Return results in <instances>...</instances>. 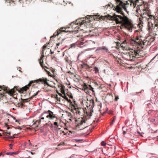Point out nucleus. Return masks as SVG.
<instances>
[{"label":"nucleus","instance_id":"f257e3e1","mask_svg":"<svg viewBox=\"0 0 158 158\" xmlns=\"http://www.w3.org/2000/svg\"><path fill=\"white\" fill-rule=\"evenodd\" d=\"M123 16L114 14L111 17V18L115 21L116 24H121L129 31L131 30L133 27L132 24L129 22L128 18L124 15V14L120 13Z\"/></svg>","mask_w":158,"mask_h":158},{"label":"nucleus","instance_id":"f03ea898","mask_svg":"<svg viewBox=\"0 0 158 158\" xmlns=\"http://www.w3.org/2000/svg\"><path fill=\"white\" fill-rule=\"evenodd\" d=\"M130 42L132 46L140 48L139 52L143 48V46L150 45L151 44L150 42L147 38L144 40L143 37L141 36H137L134 39H131Z\"/></svg>","mask_w":158,"mask_h":158},{"label":"nucleus","instance_id":"7ed1b4c3","mask_svg":"<svg viewBox=\"0 0 158 158\" xmlns=\"http://www.w3.org/2000/svg\"><path fill=\"white\" fill-rule=\"evenodd\" d=\"M139 50L140 48L133 46L129 52L124 54L123 58L127 60L134 61L135 58H139L140 56Z\"/></svg>","mask_w":158,"mask_h":158},{"label":"nucleus","instance_id":"20e7f679","mask_svg":"<svg viewBox=\"0 0 158 158\" xmlns=\"http://www.w3.org/2000/svg\"><path fill=\"white\" fill-rule=\"evenodd\" d=\"M32 82H33L31 81H30L28 85L19 89H18L16 87H15L13 89L10 90L7 87H3L2 88L1 86H0V89H2V90L5 93H8L10 95H12L15 94L16 90H18L20 93H24L26 92L27 90L29 89V87L32 85Z\"/></svg>","mask_w":158,"mask_h":158},{"label":"nucleus","instance_id":"39448f33","mask_svg":"<svg viewBox=\"0 0 158 158\" xmlns=\"http://www.w3.org/2000/svg\"><path fill=\"white\" fill-rule=\"evenodd\" d=\"M73 104H71L72 110H74L77 114L81 116H87L89 117L90 116L92 115V113L93 111L92 110H87L86 108L77 107V105L75 103V102H74Z\"/></svg>","mask_w":158,"mask_h":158},{"label":"nucleus","instance_id":"423d86ee","mask_svg":"<svg viewBox=\"0 0 158 158\" xmlns=\"http://www.w3.org/2000/svg\"><path fill=\"white\" fill-rule=\"evenodd\" d=\"M70 27L68 28L65 27H61L60 29L57 30V32L54 34V35H55V36H56L58 35L59 34L62 32L67 33L68 32H70L71 31L78 32L80 29V27L78 26L76 27V28L74 29L73 30H68V29Z\"/></svg>","mask_w":158,"mask_h":158},{"label":"nucleus","instance_id":"0eeeda50","mask_svg":"<svg viewBox=\"0 0 158 158\" xmlns=\"http://www.w3.org/2000/svg\"><path fill=\"white\" fill-rule=\"evenodd\" d=\"M76 128L79 130H82L85 128L87 126L85 125V120L83 118H78L77 120H76Z\"/></svg>","mask_w":158,"mask_h":158},{"label":"nucleus","instance_id":"6e6552de","mask_svg":"<svg viewBox=\"0 0 158 158\" xmlns=\"http://www.w3.org/2000/svg\"><path fill=\"white\" fill-rule=\"evenodd\" d=\"M48 81V80L47 78L43 77L42 78H40L37 80L31 81L33 82L32 86L35 85L34 84V83L40 84V82L42 84H46L48 86H50V85L48 84L47 81Z\"/></svg>","mask_w":158,"mask_h":158},{"label":"nucleus","instance_id":"1a4fd4ad","mask_svg":"<svg viewBox=\"0 0 158 158\" xmlns=\"http://www.w3.org/2000/svg\"><path fill=\"white\" fill-rule=\"evenodd\" d=\"M158 17H156L155 20H153V22L154 23V24H152V23H150L148 22V29L149 31H152L153 29L155 28V27H157V28H158V19H157Z\"/></svg>","mask_w":158,"mask_h":158},{"label":"nucleus","instance_id":"9d476101","mask_svg":"<svg viewBox=\"0 0 158 158\" xmlns=\"http://www.w3.org/2000/svg\"><path fill=\"white\" fill-rule=\"evenodd\" d=\"M118 4L116 7V10L118 13H120L122 11V8H125V4L120 0H116Z\"/></svg>","mask_w":158,"mask_h":158},{"label":"nucleus","instance_id":"9b49d317","mask_svg":"<svg viewBox=\"0 0 158 158\" xmlns=\"http://www.w3.org/2000/svg\"><path fill=\"white\" fill-rule=\"evenodd\" d=\"M94 89L90 85H88L84 83L83 85L82 89L87 94H89L90 91H92L94 92Z\"/></svg>","mask_w":158,"mask_h":158},{"label":"nucleus","instance_id":"f8f14e48","mask_svg":"<svg viewBox=\"0 0 158 158\" xmlns=\"http://www.w3.org/2000/svg\"><path fill=\"white\" fill-rule=\"evenodd\" d=\"M44 114H46V117L51 120H52L55 118L56 119V118H58L57 116L54 114L53 112L50 110H48L47 112L43 113L42 114V115Z\"/></svg>","mask_w":158,"mask_h":158},{"label":"nucleus","instance_id":"ddd939ff","mask_svg":"<svg viewBox=\"0 0 158 158\" xmlns=\"http://www.w3.org/2000/svg\"><path fill=\"white\" fill-rule=\"evenodd\" d=\"M148 16V17H145V16H143V15H144V14H143V15H140V16L141 18H140L139 19V20L140 22V23H143V20L144 19H145L146 20H147L148 22H149L150 20L151 19L152 20H154L155 19L156 17H155L152 15H147Z\"/></svg>","mask_w":158,"mask_h":158},{"label":"nucleus","instance_id":"4468645a","mask_svg":"<svg viewBox=\"0 0 158 158\" xmlns=\"http://www.w3.org/2000/svg\"><path fill=\"white\" fill-rule=\"evenodd\" d=\"M44 117H42L40 119L36 120L32 125V128H34L35 130H38L40 128V127H39V125L40 123L41 120L44 119Z\"/></svg>","mask_w":158,"mask_h":158},{"label":"nucleus","instance_id":"2eb2a0df","mask_svg":"<svg viewBox=\"0 0 158 158\" xmlns=\"http://www.w3.org/2000/svg\"><path fill=\"white\" fill-rule=\"evenodd\" d=\"M83 22H80L78 20H77L74 22L71 23L70 26H71V27L72 29V30H73L74 29H75L76 27H78L80 25L81 26L83 25Z\"/></svg>","mask_w":158,"mask_h":158},{"label":"nucleus","instance_id":"dca6fc26","mask_svg":"<svg viewBox=\"0 0 158 158\" xmlns=\"http://www.w3.org/2000/svg\"><path fill=\"white\" fill-rule=\"evenodd\" d=\"M38 92H36L35 94H34V95H33L32 97H31L30 98L23 99L22 98H21V101L24 104V103L26 102H29L31 99H32V97L35 96L37 95Z\"/></svg>","mask_w":158,"mask_h":158},{"label":"nucleus","instance_id":"f3484780","mask_svg":"<svg viewBox=\"0 0 158 158\" xmlns=\"http://www.w3.org/2000/svg\"><path fill=\"white\" fill-rule=\"evenodd\" d=\"M44 57V52H43L42 54L41 57H40V59L39 60V62L40 63V65L43 68H48L46 66H44L43 65V58Z\"/></svg>","mask_w":158,"mask_h":158},{"label":"nucleus","instance_id":"a211bd4d","mask_svg":"<svg viewBox=\"0 0 158 158\" xmlns=\"http://www.w3.org/2000/svg\"><path fill=\"white\" fill-rule=\"evenodd\" d=\"M115 147H114L113 148L111 147L108 150V154L110 155H113L115 152Z\"/></svg>","mask_w":158,"mask_h":158},{"label":"nucleus","instance_id":"6ab92c4d","mask_svg":"<svg viewBox=\"0 0 158 158\" xmlns=\"http://www.w3.org/2000/svg\"><path fill=\"white\" fill-rule=\"evenodd\" d=\"M58 87L59 88H60L61 93L62 94L65 93L64 91L65 86L64 85H59Z\"/></svg>","mask_w":158,"mask_h":158},{"label":"nucleus","instance_id":"aec40b11","mask_svg":"<svg viewBox=\"0 0 158 158\" xmlns=\"http://www.w3.org/2000/svg\"><path fill=\"white\" fill-rule=\"evenodd\" d=\"M59 120V119L58 118H56V119L55 120V122H54V124L56 127H55L56 128H59L58 122Z\"/></svg>","mask_w":158,"mask_h":158},{"label":"nucleus","instance_id":"412c9836","mask_svg":"<svg viewBox=\"0 0 158 158\" xmlns=\"http://www.w3.org/2000/svg\"><path fill=\"white\" fill-rule=\"evenodd\" d=\"M16 106L21 108H22L23 107L25 106L24 104H23L21 101L20 102L18 103L17 104Z\"/></svg>","mask_w":158,"mask_h":158},{"label":"nucleus","instance_id":"4be33fe9","mask_svg":"<svg viewBox=\"0 0 158 158\" xmlns=\"http://www.w3.org/2000/svg\"><path fill=\"white\" fill-rule=\"evenodd\" d=\"M89 106H91V107L93 108L94 106V101L93 99H92L89 101Z\"/></svg>","mask_w":158,"mask_h":158},{"label":"nucleus","instance_id":"5701e85b","mask_svg":"<svg viewBox=\"0 0 158 158\" xmlns=\"http://www.w3.org/2000/svg\"><path fill=\"white\" fill-rule=\"evenodd\" d=\"M147 39H148V40H149L151 43L154 40V39L152 37H148L147 38Z\"/></svg>","mask_w":158,"mask_h":158},{"label":"nucleus","instance_id":"b1692460","mask_svg":"<svg viewBox=\"0 0 158 158\" xmlns=\"http://www.w3.org/2000/svg\"><path fill=\"white\" fill-rule=\"evenodd\" d=\"M67 115L69 118V119L71 120V118L73 117L72 114L70 113H68L67 114Z\"/></svg>","mask_w":158,"mask_h":158},{"label":"nucleus","instance_id":"393cba45","mask_svg":"<svg viewBox=\"0 0 158 158\" xmlns=\"http://www.w3.org/2000/svg\"><path fill=\"white\" fill-rule=\"evenodd\" d=\"M83 64H84L85 69H89L90 68L89 66L87 64H86L85 63H83Z\"/></svg>","mask_w":158,"mask_h":158},{"label":"nucleus","instance_id":"a878e982","mask_svg":"<svg viewBox=\"0 0 158 158\" xmlns=\"http://www.w3.org/2000/svg\"><path fill=\"white\" fill-rule=\"evenodd\" d=\"M16 152H8L6 153V154L7 155H12L13 154H16Z\"/></svg>","mask_w":158,"mask_h":158},{"label":"nucleus","instance_id":"bb28decb","mask_svg":"<svg viewBox=\"0 0 158 158\" xmlns=\"http://www.w3.org/2000/svg\"><path fill=\"white\" fill-rule=\"evenodd\" d=\"M22 1L23 2H25L26 3H29L30 2H31L33 1L34 2V0H22Z\"/></svg>","mask_w":158,"mask_h":158},{"label":"nucleus","instance_id":"cd10ccee","mask_svg":"<svg viewBox=\"0 0 158 158\" xmlns=\"http://www.w3.org/2000/svg\"><path fill=\"white\" fill-rule=\"evenodd\" d=\"M94 71H95V72L96 73H98L99 72V69L97 67H94Z\"/></svg>","mask_w":158,"mask_h":158},{"label":"nucleus","instance_id":"c85d7f7f","mask_svg":"<svg viewBox=\"0 0 158 158\" xmlns=\"http://www.w3.org/2000/svg\"><path fill=\"white\" fill-rule=\"evenodd\" d=\"M107 18V16L106 15L105 16H101L99 17V19L100 20L102 19H105Z\"/></svg>","mask_w":158,"mask_h":158},{"label":"nucleus","instance_id":"c756f323","mask_svg":"<svg viewBox=\"0 0 158 158\" xmlns=\"http://www.w3.org/2000/svg\"><path fill=\"white\" fill-rule=\"evenodd\" d=\"M64 94V95L63 96H62V95L61 94H60V96H62V97H63L66 100H68V97L66 96L65 93Z\"/></svg>","mask_w":158,"mask_h":158},{"label":"nucleus","instance_id":"7c9ffc66","mask_svg":"<svg viewBox=\"0 0 158 158\" xmlns=\"http://www.w3.org/2000/svg\"><path fill=\"white\" fill-rule=\"evenodd\" d=\"M126 128H127V127H123V135L125 134L127 132V131H125V129Z\"/></svg>","mask_w":158,"mask_h":158},{"label":"nucleus","instance_id":"2f4dec72","mask_svg":"<svg viewBox=\"0 0 158 158\" xmlns=\"http://www.w3.org/2000/svg\"><path fill=\"white\" fill-rule=\"evenodd\" d=\"M98 49H99L100 50H106V51H107V48L106 47H100Z\"/></svg>","mask_w":158,"mask_h":158},{"label":"nucleus","instance_id":"473e14b6","mask_svg":"<svg viewBox=\"0 0 158 158\" xmlns=\"http://www.w3.org/2000/svg\"><path fill=\"white\" fill-rule=\"evenodd\" d=\"M58 95L57 94L54 95V98H56L57 101H59V102H60V98H58Z\"/></svg>","mask_w":158,"mask_h":158},{"label":"nucleus","instance_id":"72a5a7b5","mask_svg":"<svg viewBox=\"0 0 158 158\" xmlns=\"http://www.w3.org/2000/svg\"><path fill=\"white\" fill-rule=\"evenodd\" d=\"M76 47V44H71L70 45V47L69 48H75Z\"/></svg>","mask_w":158,"mask_h":158},{"label":"nucleus","instance_id":"f704fd0d","mask_svg":"<svg viewBox=\"0 0 158 158\" xmlns=\"http://www.w3.org/2000/svg\"><path fill=\"white\" fill-rule=\"evenodd\" d=\"M116 118V117L114 116L113 117V119L112 120V121L110 123V125H112L113 123L114 122Z\"/></svg>","mask_w":158,"mask_h":158},{"label":"nucleus","instance_id":"c9c22d12","mask_svg":"<svg viewBox=\"0 0 158 158\" xmlns=\"http://www.w3.org/2000/svg\"><path fill=\"white\" fill-rule=\"evenodd\" d=\"M45 70L47 72V73L48 74V76H50L51 77H52V75L51 74V73L49 71L47 70L46 69H45Z\"/></svg>","mask_w":158,"mask_h":158},{"label":"nucleus","instance_id":"e433bc0d","mask_svg":"<svg viewBox=\"0 0 158 158\" xmlns=\"http://www.w3.org/2000/svg\"><path fill=\"white\" fill-rule=\"evenodd\" d=\"M15 138V137L13 136H9V137H5V139L7 140V139H13L14 138Z\"/></svg>","mask_w":158,"mask_h":158},{"label":"nucleus","instance_id":"4c0bfd02","mask_svg":"<svg viewBox=\"0 0 158 158\" xmlns=\"http://www.w3.org/2000/svg\"><path fill=\"white\" fill-rule=\"evenodd\" d=\"M108 114L113 115L114 114V111L112 110H110L108 112Z\"/></svg>","mask_w":158,"mask_h":158},{"label":"nucleus","instance_id":"58836bf2","mask_svg":"<svg viewBox=\"0 0 158 158\" xmlns=\"http://www.w3.org/2000/svg\"><path fill=\"white\" fill-rule=\"evenodd\" d=\"M22 0H10V2L11 1L12 2H20V1H21Z\"/></svg>","mask_w":158,"mask_h":158},{"label":"nucleus","instance_id":"ea45409f","mask_svg":"<svg viewBox=\"0 0 158 158\" xmlns=\"http://www.w3.org/2000/svg\"><path fill=\"white\" fill-rule=\"evenodd\" d=\"M7 134H8L9 135H10V131H7L5 133V135H7Z\"/></svg>","mask_w":158,"mask_h":158},{"label":"nucleus","instance_id":"a19ab883","mask_svg":"<svg viewBox=\"0 0 158 158\" xmlns=\"http://www.w3.org/2000/svg\"><path fill=\"white\" fill-rule=\"evenodd\" d=\"M101 144L102 146H105L106 144V143L102 141L101 142Z\"/></svg>","mask_w":158,"mask_h":158},{"label":"nucleus","instance_id":"79ce46f5","mask_svg":"<svg viewBox=\"0 0 158 158\" xmlns=\"http://www.w3.org/2000/svg\"><path fill=\"white\" fill-rule=\"evenodd\" d=\"M94 84L95 85V86L96 87H98V84L96 82H94Z\"/></svg>","mask_w":158,"mask_h":158},{"label":"nucleus","instance_id":"37998d69","mask_svg":"<svg viewBox=\"0 0 158 158\" xmlns=\"http://www.w3.org/2000/svg\"><path fill=\"white\" fill-rule=\"evenodd\" d=\"M65 61L67 62H68V61H69V59H68V57H65Z\"/></svg>","mask_w":158,"mask_h":158},{"label":"nucleus","instance_id":"c03bdc74","mask_svg":"<svg viewBox=\"0 0 158 158\" xmlns=\"http://www.w3.org/2000/svg\"><path fill=\"white\" fill-rule=\"evenodd\" d=\"M118 99H119L118 97L116 96L115 97V100L116 101H117Z\"/></svg>","mask_w":158,"mask_h":158},{"label":"nucleus","instance_id":"a18cd8bd","mask_svg":"<svg viewBox=\"0 0 158 158\" xmlns=\"http://www.w3.org/2000/svg\"><path fill=\"white\" fill-rule=\"evenodd\" d=\"M12 146H13V144H11H11H9V146H10V149H12Z\"/></svg>","mask_w":158,"mask_h":158},{"label":"nucleus","instance_id":"49530a36","mask_svg":"<svg viewBox=\"0 0 158 158\" xmlns=\"http://www.w3.org/2000/svg\"><path fill=\"white\" fill-rule=\"evenodd\" d=\"M75 140H76V142H79V141H82V139H75Z\"/></svg>","mask_w":158,"mask_h":158},{"label":"nucleus","instance_id":"de8ad7c7","mask_svg":"<svg viewBox=\"0 0 158 158\" xmlns=\"http://www.w3.org/2000/svg\"><path fill=\"white\" fill-rule=\"evenodd\" d=\"M81 68H82V69L84 68V64H81Z\"/></svg>","mask_w":158,"mask_h":158},{"label":"nucleus","instance_id":"09e8293b","mask_svg":"<svg viewBox=\"0 0 158 158\" xmlns=\"http://www.w3.org/2000/svg\"><path fill=\"white\" fill-rule=\"evenodd\" d=\"M28 142H29L28 143H29V146H32V144L30 142V140H29Z\"/></svg>","mask_w":158,"mask_h":158},{"label":"nucleus","instance_id":"8fccbe9b","mask_svg":"<svg viewBox=\"0 0 158 158\" xmlns=\"http://www.w3.org/2000/svg\"><path fill=\"white\" fill-rule=\"evenodd\" d=\"M61 43H57L56 44V46L57 47Z\"/></svg>","mask_w":158,"mask_h":158},{"label":"nucleus","instance_id":"3c124183","mask_svg":"<svg viewBox=\"0 0 158 158\" xmlns=\"http://www.w3.org/2000/svg\"><path fill=\"white\" fill-rule=\"evenodd\" d=\"M62 132L63 133V134H64V135H66V132H64V131H62Z\"/></svg>","mask_w":158,"mask_h":158},{"label":"nucleus","instance_id":"603ef678","mask_svg":"<svg viewBox=\"0 0 158 158\" xmlns=\"http://www.w3.org/2000/svg\"><path fill=\"white\" fill-rule=\"evenodd\" d=\"M66 101L68 102H71V100L70 99H69L68 98V100H66Z\"/></svg>","mask_w":158,"mask_h":158},{"label":"nucleus","instance_id":"864d4df0","mask_svg":"<svg viewBox=\"0 0 158 158\" xmlns=\"http://www.w3.org/2000/svg\"><path fill=\"white\" fill-rule=\"evenodd\" d=\"M46 48V46L44 45L43 46V49H45Z\"/></svg>","mask_w":158,"mask_h":158},{"label":"nucleus","instance_id":"5fc2aeb1","mask_svg":"<svg viewBox=\"0 0 158 158\" xmlns=\"http://www.w3.org/2000/svg\"><path fill=\"white\" fill-rule=\"evenodd\" d=\"M5 125L7 127V129H9L10 128V127H7V125L6 123H5Z\"/></svg>","mask_w":158,"mask_h":158},{"label":"nucleus","instance_id":"6e6d98bb","mask_svg":"<svg viewBox=\"0 0 158 158\" xmlns=\"http://www.w3.org/2000/svg\"><path fill=\"white\" fill-rule=\"evenodd\" d=\"M54 57H55V56H51V58H52V59H53Z\"/></svg>","mask_w":158,"mask_h":158},{"label":"nucleus","instance_id":"4d7b16f0","mask_svg":"<svg viewBox=\"0 0 158 158\" xmlns=\"http://www.w3.org/2000/svg\"><path fill=\"white\" fill-rule=\"evenodd\" d=\"M50 51H51V54H53L54 53V52H52V51L51 50Z\"/></svg>","mask_w":158,"mask_h":158},{"label":"nucleus","instance_id":"13d9d810","mask_svg":"<svg viewBox=\"0 0 158 158\" xmlns=\"http://www.w3.org/2000/svg\"><path fill=\"white\" fill-rule=\"evenodd\" d=\"M79 56H80V54H79L77 57V60H78Z\"/></svg>","mask_w":158,"mask_h":158},{"label":"nucleus","instance_id":"bf43d9fd","mask_svg":"<svg viewBox=\"0 0 158 158\" xmlns=\"http://www.w3.org/2000/svg\"><path fill=\"white\" fill-rule=\"evenodd\" d=\"M43 114V113L42 114V115H41V116H44V117H46V114H44V115H42V114Z\"/></svg>","mask_w":158,"mask_h":158},{"label":"nucleus","instance_id":"052dcab7","mask_svg":"<svg viewBox=\"0 0 158 158\" xmlns=\"http://www.w3.org/2000/svg\"><path fill=\"white\" fill-rule=\"evenodd\" d=\"M54 72H55V71L54 70V69L52 70V72L53 73H54Z\"/></svg>","mask_w":158,"mask_h":158},{"label":"nucleus","instance_id":"680f3d73","mask_svg":"<svg viewBox=\"0 0 158 158\" xmlns=\"http://www.w3.org/2000/svg\"><path fill=\"white\" fill-rule=\"evenodd\" d=\"M51 126L52 127H53V124H51Z\"/></svg>","mask_w":158,"mask_h":158},{"label":"nucleus","instance_id":"e2e57ef3","mask_svg":"<svg viewBox=\"0 0 158 158\" xmlns=\"http://www.w3.org/2000/svg\"><path fill=\"white\" fill-rule=\"evenodd\" d=\"M2 155V152L0 153V156Z\"/></svg>","mask_w":158,"mask_h":158},{"label":"nucleus","instance_id":"0e129e2a","mask_svg":"<svg viewBox=\"0 0 158 158\" xmlns=\"http://www.w3.org/2000/svg\"><path fill=\"white\" fill-rule=\"evenodd\" d=\"M31 154H34L33 153V152H31Z\"/></svg>","mask_w":158,"mask_h":158},{"label":"nucleus","instance_id":"69168bd1","mask_svg":"<svg viewBox=\"0 0 158 158\" xmlns=\"http://www.w3.org/2000/svg\"><path fill=\"white\" fill-rule=\"evenodd\" d=\"M2 136V134L0 133V136Z\"/></svg>","mask_w":158,"mask_h":158},{"label":"nucleus","instance_id":"338daca9","mask_svg":"<svg viewBox=\"0 0 158 158\" xmlns=\"http://www.w3.org/2000/svg\"><path fill=\"white\" fill-rule=\"evenodd\" d=\"M60 144H59L58 145V146H60Z\"/></svg>","mask_w":158,"mask_h":158},{"label":"nucleus","instance_id":"774afa93","mask_svg":"<svg viewBox=\"0 0 158 158\" xmlns=\"http://www.w3.org/2000/svg\"><path fill=\"white\" fill-rule=\"evenodd\" d=\"M19 129H21V128H20V127H19Z\"/></svg>","mask_w":158,"mask_h":158}]
</instances>
